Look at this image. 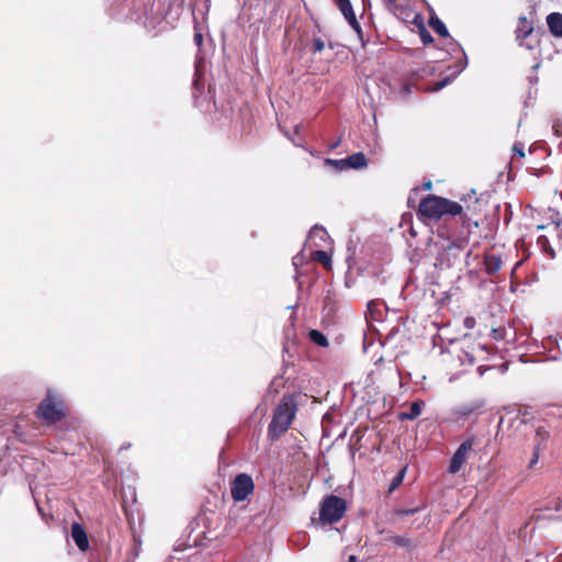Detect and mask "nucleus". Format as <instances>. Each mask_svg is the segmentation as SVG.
I'll use <instances>...</instances> for the list:
<instances>
[{"label": "nucleus", "instance_id": "nucleus-1", "mask_svg": "<svg viewBox=\"0 0 562 562\" xmlns=\"http://www.w3.org/2000/svg\"><path fill=\"white\" fill-rule=\"evenodd\" d=\"M418 211L423 217L438 221L445 215L460 214L462 206L445 198L428 195L420 201Z\"/></svg>", "mask_w": 562, "mask_h": 562}, {"label": "nucleus", "instance_id": "nucleus-2", "mask_svg": "<svg viewBox=\"0 0 562 562\" xmlns=\"http://www.w3.org/2000/svg\"><path fill=\"white\" fill-rule=\"evenodd\" d=\"M549 442L550 432L548 428L542 424L533 425L527 437V445L532 450L529 468H533L537 464L540 456L547 451Z\"/></svg>", "mask_w": 562, "mask_h": 562}, {"label": "nucleus", "instance_id": "nucleus-3", "mask_svg": "<svg viewBox=\"0 0 562 562\" xmlns=\"http://www.w3.org/2000/svg\"><path fill=\"white\" fill-rule=\"evenodd\" d=\"M294 414V407L291 402L283 400L277 407L273 419L269 426L270 435L273 438L282 435L289 428Z\"/></svg>", "mask_w": 562, "mask_h": 562}, {"label": "nucleus", "instance_id": "nucleus-4", "mask_svg": "<svg viewBox=\"0 0 562 562\" xmlns=\"http://www.w3.org/2000/svg\"><path fill=\"white\" fill-rule=\"evenodd\" d=\"M37 415L47 423L58 422L65 415L63 401H60L52 391H48L47 396L37 408Z\"/></svg>", "mask_w": 562, "mask_h": 562}, {"label": "nucleus", "instance_id": "nucleus-5", "mask_svg": "<svg viewBox=\"0 0 562 562\" xmlns=\"http://www.w3.org/2000/svg\"><path fill=\"white\" fill-rule=\"evenodd\" d=\"M347 505L345 499L330 495L326 497L321 506L319 519L323 522L334 524L341 519L346 512Z\"/></svg>", "mask_w": 562, "mask_h": 562}, {"label": "nucleus", "instance_id": "nucleus-6", "mask_svg": "<svg viewBox=\"0 0 562 562\" xmlns=\"http://www.w3.org/2000/svg\"><path fill=\"white\" fill-rule=\"evenodd\" d=\"M252 479L245 473L238 474L231 485V494L235 502L245 501L254 492Z\"/></svg>", "mask_w": 562, "mask_h": 562}, {"label": "nucleus", "instance_id": "nucleus-7", "mask_svg": "<svg viewBox=\"0 0 562 562\" xmlns=\"http://www.w3.org/2000/svg\"><path fill=\"white\" fill-rule=\"evenodd\" d=\"M347 22L357 32L359 38H362V30L357 21L350 0H334Z\"/></svg>", "mask_w": 562, "mask_h": 562}, {"label": "nucleus", "instance_id": "nucleus-8", "mask_svg": "<svg viewBox=\"0 0 562 562\" xmlns=\"http://www.w3.org/2000/svg\"><path fill=\"white\" fill-rule=\"evenodd\" d=\"M471 449H472V441L471 440L464 441L458 448V450L453 454V457L451 459V462H450V465H449V471L451 473H457L461 469V467L465 462V460L468 458V454H469Z\"/></svg>", "mask_w": 562, "mask_h": 562}, {"label": "nucleus", "instance_id": "nucleus-9", "mask_svg": "<svg viewBox=\"0 0 562 562\" xmlns=\"http://www.w3.org/2000/svg\"><path fill=\"white\" fill-rule=\"evenodd\" d=\"M71 537L80 550L85 551L88 549L89 541L86 531L79 524L71 526Z\"/></svg>", "mask_w": 562, "mask_h": 562}, {"label": "nucleus", "instance_id": "nucleus-10", "mask_svg": "<svg viewBox=\"0 0 562 562\" xmlns=\"http://www.w3.org/2000/svg\"><path fill=\"white\" fill-rule=\"evenodd\" d=\"M547 24L550 33L555 37H562V14L558 12L550 13L547 16Z\"/></svg>", "mask_w": 562, "mask_h": 562}, {"label": "nucleus", "instance_id": "nucleus-11", "mask_svg": "<svg viewBox=\"0 0 562 562\" xmlns=\"http://www.w3.org/2000/svg\"><path fill=\"white\" fill-rule=\"evenodd\" d=\"M531 32H532V26L527 22V20L525 18L520 19L519 26L517 27V31H516L517 38L520 41V45H525L528 48L532 47L531 44L522 42V40L527 38Z\"/></svg>", "mask_w": 562, "mask_h": 562}, {"label": "nucleus", "instance_id": "nucleus-12", "mask_svg": "<svg viewBox=\"0 0 562 562\" xmlns=\"http://www.w3.org/2000/svg\"><path fill=\"white\" fill-rule=\"evenodd\" d=\"M347 168L359 169L367 166V158L362 153H356L346 158Z\"/></svg>", "mask_w": 562, "mask_h": 562}, {"label": "nucleus", "instance_id": "nucleus-13", "mask_svg": "<svg viewBox=\"0 0 562 562\" xmlns=\"http://www.w3.org/2000/svg\"><path fill=\"white\" fill-rule=\"evenodd\" d=\"M485 270L488 274H493L501 269L502 260L497 256H486L484 260Z\"/></svg>", "mask_w": 562, "mask_h": 562}, {"label": "nucleus", "instance_id": "nucleus-14", "mask_svg": "<svg viewBox=\"0 0 562 562\" xmlns=\"http://www.w3.org/2000/svg\"><path fill=\"white\" fill-rule=\"evenodd\" d=\"M327 232L323 227L315 226L311 229L308 235V241L313 243L315 246H318L315 240L321 239L325 240L327 238Z\"/></svg>", "mask_w": 562, "mask_h": 562}, {"label": "nucleus", "instance_id": "nucleus-15", "mask_svg": "<svg viewBox=\"0 0 562 562\" xmlns=\"http://www.w3.org/2000/svg\"><path fill=\"white\" fill-rule=\"evenodd\" d=\"M429 25L440 36H448V30L446 25L437 16L430 18Z\"/></svg>", "mask_w": 562, "mask_h": 562}, {"label": "nucleus", "instance_id": "nucleus-16", "mask_svg": "<svg viewBox=\"0 0 562 562\" xmlns=\"http://www.w3.org/2000/svg\"><path fill=\"white\" fill-rule=\"evenodd\" d=\"M423 402H414L411 404L409 412L403 415V418L413 420L422 414Z\"/></svg>", "mask_w": 562, "mask_h": 562}, {"label": "nucleus", "instance_id": "nucleus-17", "mask_svg": "<svg viewBox=\"0 0 562 562\" xmlns=\"http://www.w3.org/2000/svg\"><path fill=\"white\" fill-rule=\"evenodd\" d=\"M311 340L318 346L326 347L328 345L327 338L318 330L312 329L308 334Z\"/></svg>", "mask_w": 562, "mask_h": 562}, {"label": "nucleus", "instance_id": "nucleus-18", "mask_svg": "<svg viewBox=\"0 0 562 562\" xmlns=\"http://www.w3.org/2000/svg\"><path fill=\"white\" fill-rule=\"evenodd\" d=\"M313 259L323 263L326 268L330 266V258L324 250H316L313 252Z\"/></svg>", "mask_w": 562, "mask_h": 562}, {"label": "nucleus", "instance_id": "nucleus-19", "mask_svg": "<svg viewBox=\"0 0 562 562\" xmlns=\"http://www.w3.org/2000/svg\"><path fill=\"white\" fill-rule=\"evenodd\" d=\"M325 165L326 166H331V167H334L337 170L347 169L346 159H330V158H327V159H325Z\"/></svg>", "mask_w": 562, "mask_h": 562}, {"label": "nucleus", "instance_id": "nucleus-20", "mask_svg": "<svg viewBox=\"0 0 562 562\" xmlns=\"http://www.w3.org/2000/svg\"><path fill=\"white\" fill-rule=\"evenodd\" d=\"M405 473H406V468H403L397 474L396 476L393 479L391 485H390V492L394 491L395 488H397L403 480H404V476H405Z\"/></svg>", "mask_w": 562, "mask_h": 562}, {"label": "nucleus", "instance_id": "nucleus-21", "mask_svg": "<svg viewBox=\"0 0 562 562\" xmlns=\"http://www.w3.org/2000/svg\"><path fill=\"white\" fill-rule=\"evenodd\" d=\"M394 542L400 546V547H403V548H411L413 546L412 541L407 538H403V537H396L394 539Z\"/></svg>", "mask_w": 562, "mask_h": 562}, {"label": "nucleus", "instance_id": "nucleus-22", "mask_svg": "<svg viewBox=\"0 0 562 562\" xmlns=\"http://www.w3.org/2000/svg\"><path fill=\"white\" fill-rule=\"evenodd\" d=\"M553 131L558 138H561V143L559 144L560 150L562 151V123L555 122L553 124Z\"/></svg>", "mask_w": 562, "mask_h": 562}, {"label": "nucleus", "instance_id": "nucleus-23", "mask_svg": "<svg viewBox=\"0 0 562 562\" xmlns=\"http://www.w3.org/2000/svg\"><path fill=\"white\" fill-rule=\"evenodd\" d=\"M479 407H480V405H464V406L460 407L459 413H461L462 415H470L474 411H476Z\"/></svg>", "mask_w": 562, "mask_h": 562}, {"label": "nucleus", "instance_id": "nucleus-24", "mask_svg": "<svg viewBox=\"0 0 562 562\" xmlns=\"http://www.w3.org/2000/svg\"><path fill=\"white\" fill-rule=\"evenodd\" d=\"M513 151L519 156L520 158H524L525 157V151H524V144L522 143H515L513 145Z\"/></svg>", "mask_w": 562, "mask_h": 562}, {"label": "nucleus", "instance_id": "nucleus-25", "mask_svg": "<svg viewBox=\"0 0 562 562\" xmlns=\"http://www.w3.org/2000/svg\"><path fill=\"white\" fill-rule=\"evenodd\" d=\"M325 48V43L321 38H315L313 41V50L315 53H319Z\"/></svg>", "mask_w": 562, "mask_h": 562}, {"label": "nucleus", "instance_id": "nucleus-26", "mask_svg": "<svg viewBox=\"0 0 562 562\" xmlns=\"http://www.w3.org/2000/svg\"><path fill=\"white\" fill-rule=\"evenodd\" d=\"M420 40L424 44H430L432 42V37L428 31L423 29L420 31Z\"/></svg>", "mask_w": 562, "mask_h": 562}, {"label": "nucleus", "instance_id": "nucleus-27", "mask_svg": "<svg viewBox=\"0 0 562 562\" xmlns=\"http://www.w3.org/2000/svg\"><path fill=\"white\" fill-rule=\"evenodd\" d=\"M538 244L541 245L546 250H547V247H548V250L550 251L551 256L552 257L554 256L553 249L548 246V238L546 236H540L538 238Z\"/></svg>", "mask_w": 562, "mask_h": 562}, {"label": "nucleus", "instance_id": "nucleus-28", "mask_svg": "<svg viewBox=\"0 0 562 562\" xmlns=\"http://www.w3.org/2000/svg\"><path fill=\"white\" fill-rule=\"evenodd\" d=\"M476 321L472 316H468L463 321V325L467 329H473L475 327Z\"/></svg>", "mask_w": 562, "mask_h": 562}, {"label": "nucleus", "instance_id": "nucleus-29", "mask_svg": "<svg viewBox=\"0 0 562 562\" xmlns=\"http://www.w3.org/2000/svg\"><path fill=\"white\" fill-rule=\"evenodd\" d=\"M450 82V78H446L439 82H436L435 86L430 89L431 91H439L443 87H446Z\"/></svg>", "mask_w": 562, "mask_h": 562}, {"label": "nucleus", "instance_id": "nucleus-30", "mask_svg": "<svg viewBox=\"0 0 562 562\" xmlns=\"http://www.w3.org/2000/svg\"><path fill=\"white\" fill-rule=\"evenodd\" d=\"M202 41H203L202 35L200 33H196L194 35V42L196 43V45L200 46L202 44Z\"/></svg>", "mask_w": 562, "mask_h": 562}, {"label": "nucleus", "instance_id": "nucleus-31", "mask_svg": "<svg viewBox=\"0 0 562 562\" xmlns=\"http://www.w3.org/2000/svg\"><path fill=\"white\" fill-rule=\"evenodd\" d=\"M415 512H416V509H407V510L400 512V514L407 516V515H413Z\"/></svg>", "mask_w": 562, "mask_h": 562}, {"label": "nucleus", "instance_id": "nucleus-32", "mask_svg": "<svg viewBox=\"0 0 562 562\" xmlns=\"http://www.w3.org/2000/svg\"><path fill=\"white\" fill-rule=\"evenodd\" d=\"M340 143V138L330 146L331 149L336 148Z\"/></svg>", "mask_w": 562, "mask_h": 562}, {"label": "nucleus", "instance_id": "nucleus-33", "mask_svg": "<svg viewBox=\"0 0 562 562\" xmlns=\"http://www.w3.org/2000/svg\"><path fill=\"white\" fill-rule=\"evenodd\" d=\"M348 562H357L356 555H350Z\"/></svg>", "mask_w": 562, "mask_h": 562}, {"label": "nucleus", "instance_id": "nucleus-34", "mask_svg": "<svg viewBox=\"0 0 562 562\" xmlns=\"http://www.w3.org/2000/svg\"><path fill=\"white\" fill-rule=\"evenodd\" d=\"M430 188H431V183H430V182H428V183L426 184V189H430Z\"/></svg>", "mask_w": 562, "mask_h": 562}, {"label": "nucleus", "instance_id": "nucleus-35", "mask_svg": "<svg viewBox=\"0 0 562 562\" xmlns=\"http://www.w3.org/2000/svg\"><path fill=\"white\" fill-rule=\"evenodd\" d=\"M538 228H539V229H543V228H544V226H543V225H539V226H538Z\"/></svg>", "mask_w": 562, "mask_h": 562}]
</instances>
